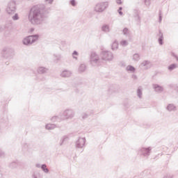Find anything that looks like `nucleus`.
Masks as SVG:
<instances>
[{"mask_svg": "<svg viewBox=\"0 0 178 178\" xmlns=\"http://www.w3.org/2000/svg\"><path fill=\"white\" fill-rule=\"evenodd\" d=\"M51 10V7H47L44 4L34 6L29 10L28 19L33 26H41L49 17Z\"/></svg>", "mask_w": 178, "mask_h": 178, "instance_id": "nucleus-1", "label": "nucleus"}, {"mask_svg": "<svg viewBox=\"0 0 178 178\" xmlns=\"http://www.w3.org/2000/svg\"><path fill=\"white\" fill-rule=\"evenodd\" d=\"M1 56L8 62L12 60V58L15 56V50L12 48L4 47L1 52Z\"/></svg>", "mask_w": 178, "mask_h": 178, "instance_id": "nucleus-2", "label": "nucleus"}, {"mask_svg": "<svg viewBox=\"0 0 178 178\" xmlns=\"http://www.w3.org/2000/svg\"><path fill=\"white\" fill-rule=\"evenodd\" d=\"M108 6H109L108 1L99 2L95 4V6L94 7V11L96 13H103V12H105V10H106V9H108Z\"/></svg>", "mask_w": 178, "mask_h": 178, "instance_id": "nucleus-3", "label": "nucleus"}, {"mask_svg": "<svg viewBox=\"0 0 178 178\" xmlns=\"http://www.w3.org/2000/svg\"><path fill=\"white\" fill-rule=\"evenodd\" d=\"M38 38H40V35H32L27 36L23 39L22 44H24V45L30 46L32 44H34V42H35L36 41H38Z\"/></svg>", "mask_w": 178, "mask_h": 178, "instance_id": "nucleus-4", "label": "nucleus"}, {"mask_svg": "<svg viewBox=\"0 0 178 178\" xmlns=\"http://www.w3.org/2000/svg\"><path fill=\"white\" fill-rule=\"evenodd\" d=\"M90 63L92 66H99V63H101L99 55L95 52H92L90 56Z\"/></svg>", "mask_w": 178, "mask_h": 178, "instance_id": "nucleus-5", "label": "nucleus"}, {"mask_svg": "<svg viewBox=\"0 0 178 178\" xmlns=\"http://www.w3.org/2000/svg\"><path fill=\"white\" fill-rule=\"evenodd\" d=\"M16 1L15 0H12L8 3L6 12L8 15H15V13H16Z\"/></svg>", "mask_w": 178, "mask_h": 178, "instance_id": "nucleus-6", "label": "nucleus"}, {"mask_svg": "<svg viewBox=\"0 0 178 178\" xmlns=\"http://www.w3.org/2000/svg\"><path fill=\"white\" fill-rule=\"evenodd\" d=\"M76 113L72 109H65L63 113H61V116L63 117V120H71L74 118Z\"/></svg>", "mask_w": 178, "mask_h": 178, "instance_id": "nucleus-7", "label": "nucleus"}, {"mask_svg": "<svg viewBox=\"0 0 178 178\" xmlns=\"http://www.w3.org/2000/svg\"><path fill=\"white\" fill-rule=\"evenodd\" d=\"M100 56L102 60H104V62H112L113 60V53L110 51H102Z\"/></svg>", "mask_w": 178, "mask_h": 178, "instance_id": "nucleus-8", "label": "nucleus"}, {"mask_svg": "<svg viewBox=\"0 0 178 178\" xmlns=\"http://www.w3.org/2000/svg\"><path fill=\"white\" fill-rule=\"evenodd\" d=\"M86 138L79 137L75 142L76 148H83L86 145Z\"/></svg>", "mask_w": 178, "mask_h": 178, "instance_id": "nucleus-9", "label": "nucleus"}, {"mask_svg": "<svg viewBox=\"0 0 178 178\" xmlns=\"http://www.w3.org/2000/svg\"><path fill=\"white\" fill-rule=\"evenodd\" d=\"M151 151H152V147H142L139 150V152H141V154H142V155H143V156H149V155H151Z\"/></svg>", "mask_w": 178, "mask_h": 178, "instance_id": "nucleus-10", "label": "nucleus"}, {"mask_svg": "<svg viewBox=\"0 0 178 178\" xmlns=\"http://www.w3.org/2000/svg\"><path fill=\"white\" fill-rule=\"evenodd\" d=\"M140 67H144L146 70L152 67V63L149 60H143L140 63Z\"/></svg>", "mask_w": 178, "mask_h": 178, "instance_id": "nucleus-11", "label": "nucleus"}, {"mask_svg": "<svg viewBox=\"0 0 178 178\" xmlns=\"http://www.w3.org/2000/svg\"><path fill=\"white\" fill-rule=\"evenodd\" d=\"M152 88L154 90L155 92H158L159 94H161V92H163V87L160 85L154 83L152 85Z\"/></svg>", "mask_w": 178, "mask_h": 178, "instance_id": "nucleus-12", "label": "nucleus"}, {"mask_svg": "<svg viewBox=\"0 0 178 178\" xmlns=\"http://www.w3.org/2000/svg\"><path fill=\"white\" fill-rule=\"evenodd\" d=\"M72 71L65 70L61 72L60 76L61 77L69 78V77H72Z\"/></svg>", "mask_w": 178, "mask_h": 178, "instance_id": "nucleus-13", "label": "nucleus"}, {"mask_svg": "<svg viewBox=\"0 0 178 178\" xmlns=\"http://www.w3.org/2000/svg\"><path fill=\"white\" fill-rule=\"evenodd\" d=\"M51 122H62L63 118L62 117V113H60L59 115H54L51 118Z\"/></svg>", "mask_w": 178, "mask_h": 178, "instance_id": "nucleus-14", "label": "nucleus"}, {"mask_svg": "<svg viewBox=\"0 0 178 178\" xmlns=\"http://www.w3.org/2000/svg\"><path fill=\"white\" fill-rule=\"evenodd\" d=\"M38 74H45L48 72V69L45 67H39L37 69Z\"/></svg>", "mask_w": 178, "mask_h": 178, "instance_id": "nucleus-15", "label": "nucleus"}, {"mask_svg": "<svg viewBox=\"0 0 178 178\" xmlns=\"http://www.w3.org/2000/svg\"><path fill=\"white\" fill-rule=\"evenodd\" d=\"M102 31L103 33H110L111 32V27L109 24H104L102 26Z\"/></svg>", "mask_w": 178, "mask_h": 178, "instance_id": "nucleus-16", "label": "nucleus"}, {"mask_svg": "<svg viewBox=\"0 0 178 178\" xmlns=\"http://www.w3.org/2000/svg\"><path fill=\"white\" fill-rule=\"evenodd\" d=\"M12 26H13V21L8 20L4 24V29L6 30H10V29H12Z\"/></svg>", "mask_w": 178, "mask_h": 178, "instance_id": "nucleus-17", "label": "nucleus"}, {"mask_svg": "<svg viewBox=\"0 0 178 178\" xmlns=\"http://www.w3.org/2000/svg\"><path fill=\"white\" fill-rule=\"evenodd\" d=\"M67 141H69V136H63L60 139L59 145L62 147V145H63V144H65Z\"/></svg>", "mask_w": 178, "mask_h": 178, "instance_id": "nucleus-18", "label": "nucleus"}, {"mask_svg": "<svg viewBox=\"0 0 178 178\" xmlns=\"http://www.w3.org/2000/svg\"><path fill=\"white\" fill-rule=\"evenodd\" d=\"M87 70V66L86 64H81L78 68V72L79 73H84Z\"/></svg>", "mask_w": 178, "mask_h": 178, "instance_id": "nucleus-19", "label": "nucleus"}, {"mask_svg": "<svg viewBox=\"0 0 178 178\" xmlns=\"http://www.w3.org/2000/svg\"><path fill=\"white\" fill-rule=\"evenodd\" d=\"M166 109L168 112H175L176 111V106L173 104H170L167 106Z\"/></svg>", "mask_w": 178, "mask_h": 178, "instance_id": "nucleus-20", "label": "nucleus"}, {"mask_svg": "<svg viewBox=\"0 0 178 178\" xmlns=\"http://www.w3.org/2000/svg\"><path fill=\"white\" fill-rule=\"evenodd\" d=\"M159 37L158 41L159 44L163 45V33L161 31H159Z\"/></svg>", "mask_w": 178, "mask_h": 178, "instance_id": "nucleus-21", "label": "nucleus"}, {"mask_svg": "<svg viewBox=\"0 0 178 178\" xmlns=\"http://www.w3.org/2000/svg\"><path fill=\"white\" fill-rule=\"evenodd\" d=\"M136 93H137L138 98H140V99L143 98V88L141 86H139L138 88Z\"/></svg>", "mask_w": 178, "mask_h": 178, "instance_id": "nucleus-22", "label": "nucleus"}, {"mask_svg": "<svg viewBox=\"0 0 178 178\" xmlns=\"http://www.w3.org/2000/svg\"><path fill=\"white\" fill-rule=\"evenodd\" d=\"M122 34L124 37H130V30L127 28H124L122 30Z\"/></svg>", "mask_w": 178, "mask_h": 178, "instance_id": "nucleus-23", "label": "nucleus"}, {"mask_svg": "<svg viewBox=\"0 0 178 178\" xmlns=\"http://www.w3.org/2000/svg\"><path fill=\"white\" fill-rule=\"evenodd\" d=\"M119 48V43L118 41H114L111 45V49L113 51H116Z\"/></svg>", "mask_w": 178, "mask_h": 178, "instance_id": "nucleus-24", "label": "nucleus"}, {"mask_svg": "<svg viewBox=\"0 0 178 178\" xmlns=\"http://www.w3.org/2000/svg\"><path fill=\"white\" fill-rule=\"evenodd\" d=\"M127 72H130L131 73H134L136 72V67L132 65H128L126 67Z\"/></svg>", "mask_w": 178, "mask_h": 178, "instance_id": "nucleus-25", "label": "nucleus"}, {"mask_svg": "<svg viewBox=\"0 0 178 178\" xmlns=\"http://www.w3.org/2000/svg\"><path fill=\"white\" fill-rule=\"evenodd\" d=\"M45 127L47 130H54V129H56V125L54 124H47Z\"/></svg>", "mask_w": 178, "mask_h": 178, "instance_id": "nucleus-26", "label": "nucleus"}, {"mask_svg": "<svg viewBox=\"0 0 178 178\" xmlns=\"http://www.w3.org/2000/svg\"><path fill=\"white\" fill-rule=\"evenodd\" d=\"M178 65L176 63L171 64L168 67V69L170 72H172V70H175V69H177Z\"/></svg>", "mask_w": 178, "mask_h": 178, "instance_id": "nucleus-27", "label": "nucleus"}, {"mask_svg": "<svg viewBox=\"0 0 178 178\" xmlns=\"http://www.w3.org/2000/svg\"><path fill=\"white\" fill-rule=\"evenodd\" d=\"M134 17L136 18V20L138 22H140L141 20V18L140 17V15L138 14V10H134Z\"/></svg>", "mask_w": 178, "mask_h": 178, "instance_id": "nucleus-28", "label": "nucleus"}, {"mask_svg": "<svg viewBox=\"0 0 178 178\" xmlns=\"http://www.w3.org/2000/svg\"><path fill=\"white\" fill-rule=\"evenodd\" d=\"M132 60H134V62H138V60H140V54H134L132 56Z\"/></svg>", "mask_w": 178, "mask_h": 178, "instance_id": "nucleus-29", "label": "nucleus"}, {"mask_svg": "<svg viewBox=\"0 0 178 178\" xmlns=\"http://www.w3.org/2000/svg\"><path fill=\"white\" fill-rule=\"evenodd\" d=\"M41 169L44 173H49V170L47 168V165L46 164H42L41 165Z\"/></svg>", "mask_w": 178, "mask_h": 178, "instance_id": "nucleus-30", "label": "nucleus"}, {"mask_svg": "<svg viewBox=\"0 0 178 178\" xmlns=\"http://www.w3.org/2000/svg\"><path fill=\"white\" fill-rule=\"evenodd\" d=\"M32 178H42V177H41V173H40L39 172H35L32 175Z\"/></svg>", "mask_w": 178, "mask_h": 178, "instance_id": "nucleus-31", "label": "nucleus"}, {"mask_svg": "<svg viewBox=\"0 0 178 178\" xmlns=\"http://www.w3.org/2000/svg\"><path fill=\"white\" fill-rule=\"evenodd\" d=\"M120 44L122 47H127L129 45V42H127V40H123L120 42Z\"/></svg>", "mask_w": 178, "mask_h": 178, "instance_id": "nucleus-32", "label": "nucleus"}, {"mask_svg": "<svg viewBox=\"0 0 178 178\" xmlns=\"http://www.w3.org/2000/svg\"><path fill=\"white\" fill-rule=\"evenodd\" d=\"M20 19V17H19V14L15 13L13 17H12V19L14 22H16L17 20H19Z\"/></svg>", "mask_w": 178, "mask_h": 178, "instance_id": "nucleus-33", "label": "nucleus"}, {"mask_svg": "<svg viewBox=\"0 0 178 178\" xmlns=\"http://www.w3.org/2000/svg\"><path fill=\"white\" fill-rule=\"evenodd\" d=\"M77 56H79V52H77V51H74L72 53V58L77 60Z\"/></svg>", "mask_w": 178, "mask_h": 178, "instance_id": "nucleus-34", "label": "nucleus"}, {"mask_svg": "<svg viewBox=\"0 0 178 178\" xmlns=\"http://www.w3.org/2000/svg\"><path fill=\"white\" fill-rule=\"evenodd\" d=\"M5 156H6V153H5L3 150L0 149V158L3 159L5 158Z\"/></svg>", "mask_w": 178, "mask_h": 178, "instance_id": "nucleus-35", "label": "nucleus"}, {"mask_svg": "<svg viewBox=\"0 0 178 178\" xmlns=\"http://www.w3.org/2000/svg\"><path fill=\"white\" fill-rule=\"evenodd\" d=\"M54 0H44L45 3H48L49 5H52L54 3Z\"/></svg>", "mask_w": 178, "mask_h": 178, "instance_id": "nucleus-36", "label": "nucleus"}, {"mask_svg": "<svg viewBox=\"0 0 178 178\" xmlns=\"http://www.w3.org/2000/svg\"><path fill=\"white\" fill-rule=\"evenodd\" d=\"M122 10H123V8L120 7V8H118V13H119V15H120V16H122V15H123V12H122Z\"/></svg>", "mask_w": 178, "mask_h": 178, "instance_id": "nucleus-37", "label": "nucleus"}, {"mask_svg": "<svg viewBox=\"0 0 178 178\" xmlns=\"http://www.w3.org/2000/svg\"><path fill=\"white\" fill-rule=\"evenodd\" d=\"M70 3L72 5V6H76V0H71L70 1Z\"/></svg>", "mask_w": 178, "mask_h": 178, "instance_id": "nucleus-38", "label": "nucleus"}, {"mask_svg": "<svg viewBox=\"0 0 178 178\" xmlns=\"http://www.w3.org/2000/svg\"><path fill=\"white\" fill-rule=\"evenodd\" d=\"M81 116L82 119H87V118H88V114L83 113Z\"/></svg>", "mask_w": 178, "mask_h": 178, "instance_id": "nucleus-39", "label": "nucleus"}, {"mask_svg": "<svg viewBox=\"0 0 178 178\" xmlns=\"http://www.w3.org/2000/svg\"><path fill=\"white\" fill-rule=\"evenodd\" d=\"M115 3H117V5H122L123 4V1L122 0H115Z\"/></svg>", "mask_w": 178, "mask_h": 178, "instance_id": "nucleus-40", "label": "nucleus"}, {"mask_svg": "<svg viewBox=\"0 0 178 178\" xmlns=\"http://www.w3.org/2000/svg\"><path fill=\"white\" fill-rule=\"evenodd\" d=\"M10 168H16V163L15 162L11 163L10 165Z\"/></svg>", "mask_w": 178, "mask_h": 178, "instance_id": "nucleus-41", "label": "nucleus"}, {"mask_svg": "<svg viewBox=\"0 0 178 178\" xmlns=\"http://www.w3.org/2000/svg\"><path fill=\"white\" fill-rule=\"evenodd\" d=\"M161 22H162V15L160 13L159 14V23H161Z\"/></svg>", "mask_w": 178, "mask_h": 178, "instance_id": "nucleus-42", "label": "nucleus"}, {"mask_svg": "<svg viewBox=\"0 0 178 178\" xmlns=\"http://www.w3.org/2000/svg\"><path fill=\"white\" fill-rule=\"evenodd\" d=\"M35 166L37 167V168H41V164H40V163H37L36 165H35Z\"/></svg>", "mask_w": 178, "mask_h": 178, "instance_id": "nucleus-43", "label": "nucleus"}, {"mask_svg": "<svg viewBox=\"0 0 178 178\" xmlns=\"http://www.w3.org/2000/svg\"><path fill=\"white\" fill-rule=\"evenodd\" d=\"M173 56L177 59V60L178 61V57L177 56H176L175 54H173Z\"/></svg>", "mask_w": 178, "mask_h": 178, "instance_id": "nucleus-44", "label": "nucleus"}, {"mask_svg": "<svg viewBox=\"0 0 178 178\" xmlns=\"http://www.w3.org/2000/svg\"><path fill=\"white\" fill-rule=\"evenodd\" d=\"M132 79H137V76L136 75H133Z\"/></svg>", "mask_w": 178, "mask_h": 178, "instance_id": "nucleus-45", "label": "nucleus"}, {"mask_svg": "<svg viewBox=\"0 0 178 178\" xmlns=\"http://www.w3.org/2000/svg\"><path fill=\"white\" fill-rule=\"evenodd\" d=\"M163 178H170V176L167 175V176H165Z\"/></svg>", "mask_w": 178, "mask_h": 178, "instance_id": "nucleus-46", "label": "nucleus"}, {"mask_svg": "<svg viewBox=\"0 0 178 178\" xmlns=\"http://www.w3.org/2000/svg\"><path fill=\"white\" fill-rule=\"evenodd\" d=\"M0 178H3V176L1 173H0Z\"/></svg>", "mask_w": 178, "mask_h": 178, "instance_id": "nucleus-47", "label": "nucleus"}, {"mask_svg": "<svg viewBox=\"0 0 178 178\" xmlns=\"http://www.w3.org/2000/svg\"><path fill=\"white\" fill-rule=\"evenodd\" d=\"M2 31V28L0 26V33Z\"/></svg>", "mask_w": 178, "mask_h": 178, "instance_id": "nucleus-48", "label": "nucleus"}, {"mask_svg": "<svg viewBox=\"0 0 178 178\" xmlns=\"http://www.w3.org/2000/svg\"><path fill=\"white\" fill-rule=\"evenodd\" d=\"M149 0H145V2H148Z\"/></svg>", "mask_w": 178, "mask_h": 178, "instance_id": "nucleus-49", "label": "nucleus"}]
</instances>
